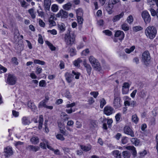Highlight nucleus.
Returning <instances> with one entry per match:
<instances>
[{"label": "nucleus", "instance_id": "nucleus-22", "mask_svg": "<svg viewBox=\"0 0 158 158\" xmlns=\"http://www.w3.org/2000/svg\"><path fill=\"white\" fill-rule=\"evenodd\" d=\"M27 105L28 107L33 111L35 112L36 110L37 107L33 103L29 101L28 102Z\"/></svg>", "mask_w": 158, "mask_h": 158}, {"label": "nucleus", "instance_id": "nucleus-16", "mask_svg": "<svg viewBox=\"0 0 158 158\" xmlns=\"http://www.w3.org/2000/svg\"><path fill=\"white\" fill-rule=\"evenodd\" d=\"M115 37H118L120 40H123L124 37V34L123 31L120 30L117 31L115 34Z\"/></svg>", "mask_w": 158, "mask_h": 158}, {"label": "nucleus", "instance_id": "nucleus-2", "mask_svg": "<svg viewBox=\"0 0 158 158\" xmlns=\"http://www.w3.org/2000/svg\"><path fill=\"white\" fill-rule=\"evenodd\" d=\"M157 33L156 29L153 26H149L145 30V33L148 37L151 39H154L156 36Z\"/></svg>", "mask_w": 158, "mask_h": 158}, {"label": "nucleus", "instance_id": "nucleus-23", "mask_svg": "<svg viewBox=\"0 0 158 158\" xmlns=\"http://www.w3.org/2000/svg\"><path fill=\"white\" fill-rule=\"evenodd\" d=\"M124 147H125V148L128 150H131L132 151V153L133 155L135 156L136 155V151L135 150V148L133 146H124Z\"/></svg>", "mask_w": 158, "mask_h": 158}, {"label": "nucleus", "instance_id": "nucleus-62", "mask_svg": "<svg viewBox=\"0 0 158 158\" xmlns=\"http://www.w3.org/2000/svg\"><path fill=\"white\" fill-rule=\"evenodd\" d=\"M130 86V85L128 83L125 82L123 84V86L122 87L129 89Z\"/></svg>", "mask_w": 158, "mask_h": 158}, {"label": "nucleus", "instance_id": "nucleus-49", "mask_svg": "<svg viewBox=\"0 0 158 158\" xmlns=\"http://www.w3.org/2000/svg\"><path fill=\"white\" fill-rule=\"evenodd\" d=\"M64 95L65 97L69 99L71 98V95L70 93L67 90H66Z\"/></svg>", "mask_w": 158, "mask_h": 158}, {"label": "nucleus", "instance_id": "nucleus-43", "mask_svg": "<svg viewBox=\"0 0 158 158\" xmlns=\"http://www.w3.org/2000/svg\"><path fill=\"white\" fill-rule=\"evenodd\" d=\"M121 27L122 30L126 31L129 29V27L128 25L126 23H123L121 25Z\"/></svg>", "mask_w": 158, "mask_h": 158}, {"label": "nucleus", "instance_id": "nucleus-37", "mask_svg": "<svg viewBox=\"0 0 158 158\" xmlns=\"http://www.w3.org/2000/svg\"><path fill=\"white\" fill-rule=\"evenodd\" d=\"M132 143L135 146L138 145L139 143V140L136 138H132L131 139Z\"/></svg>", "mask_w": 158, "mask_h": 158}, {"label": "nucleus", "instance_id": "nucleus-63", "mask_svg": "<svg viewBox=\"0 0 158 158\" xmlns=\"http://www.w3.org/2000/svg\"><path fill=\"white\" fill-rule=\"evenodd\" d=\"M48 31L53 35H56L57 33L55 29H52V30H48Z\"/></svg>", "mask_w": 158, "mask_h": 158}, {"label": "nucleus", "instance_id": "nucleus-48", "mask_svg": "<svg viewBox=\"0 0 158 158\" xmlns=\"http://www.w3.org/2000/svg\"><path fill=\"white\" fill-rule=\"evenodd\" d=\"M142 29V28L139 26H135L133 27V30L135 32L140 31Z\"/></svg>", "mask_w": 158, "mask_h": 158}, {"label": "nucleus", "instance_id": "nucleus-50", "mask_svg": "<svg viewBox=\"0 0 158 158\" xmlns=\"http://www.w3.org/2000/svg\"><path fill=\"white\" fill-rule=\"evenodd\" d=\"M56 137L57 139L61 141H63L65 139L63 135L61 134H58L56 136Z\"/></svg>", "mask_w": 158, "mask_h": 158}, {"label": "nucleus", "instance_id": "nucleus-56", "mask_svg": "<svg viewBox=\"0 0 158 158\" xmlns=\"http://www.w3.org/2000/svg\"><path fill=\"white\" fill-rule=\"evenodd\" d=\"M90 94L91 95L93 96L94 98H96L98 95V92L93 91L91 92Z\"/></svg>", "mask_w": 158, "mask_h": 158}, {"label": "nucleus", "instance_id": "nucleus-53", "mask_svg": "<svg viewBox=\"0 0 158 158\" xmlns=\"http://www.w3.org/2000/svg\"><path fill=\"white\" fill-rule=\"evenodd\" d=\"M128 142L127 137L126 136L123 137L121 139V142L123 144H126Z\"/></svg>", "mask_w": 158, "mask_h": 158}, {"label": "nucleus", "instance_id": "nucleus-21", "mask_svg": "<svg viewBox=\"0 0 158 158\" xmlns=\"http://www.w3.org/2000/svg\"><path fill=\"white\" fill-rule=\"evenodd\" d=\"M22 122L23 124L24 125H28L31 123L30 119L28 117L25 116L22 118Z\"/></svg>", "mask_w": 158, "mask_h": 158}, {"label": "nucleus", "instance_id": "nucleus-46", "mask_svg": "<svg viewBox=\"0 0 158 158\" xmlns=\"http://www.w3.org/2000/svg\"><path fill=\"white\" fill-rule=\"evenodd\" d=\"M77 22L80 24H82L83 23L84 20L82 16H77Z\"/></svg>", "mask_w": 158, "mask_h": 158}, {"label": "nucleus", "instance_id": "nucleus-28", "mask_svg": "<svg viewBox=\"0 0 158 158\" xmlns=\"http://www.w3.org/2000/svg\"><path fill=\"white\" fill-rule=\"evenodd\" d=\"M77 16H82L83 14V11L82 9L79 8L76 10Z\"/></svg>", "mask_w": 158, "mask_h": 158}, {"label": "nucleus", "instance_id": "nucleus-64", "mask_svg": "<svg viewBox=\"0 0 158 158\" xmlns=\"http://www.w3.org/2000/svg\"><path fill=\"white\" fill-rule=\"evenodd\" d=\"M12 61L13 63L16 65H17L18 64V62L17 61V59L15 57L12 58Z\"/></svg>", "mask_w": 158, "mask_h": 158}, {"label": "nucleus", "instance_id": "nucleus-41", "mask_svg": "<svg viewBox=\"0 0 158 158\" xmlns=\"http://www.w3.org/2000/svg\"><path fill=\"white\" fill-rule=\"evenodd\" d=\"M46 102L45 101L42 100L39 104L38 107L39 108H42L44 107V108L46 106Z\"/></svg>", "mask_w": 158, "mask_h": 158}, {"label": "nucleus", "instance_id": "nucleus-44", "mask_svg": "<svg viewBox=\"0 0 158 158\" xmlns=\"http://www.w3.org/2000/svg\"><path fill=\"white\" fill-rule=\"evenodd\" d=\"M100 107L102 108L103 106L106 104V101L104 98H102L100 100Z\"/></svg>", "mask_w": 158, "mask_h": 158}, {"label": "nucleus", "instance_id": "nucleus-9", "mask_svg": "<svg viewBox=\"0 0 158 158\" xmlns=\"http://www.w3.org/2000/svg\"><path fill=\"white\" fill-rule=\"evenodd\" d=\"M124 132L125 134L130 135L131 137H134L135 135L132 130L128 126H125L123 128Z\"/></svg>", "mask_w": 158, "mask_h": 158}, {"label": "nucleus", "instance_id": "nucleus-30", "mask_svg": "<svg viewBox=\"0 0 158 158\" xmlns=\"http://www.w3.org/2000/svg\"><path fill=\"white\" fill-rule=\"evenodd\" d=\"M131 120L133 122L137 124L138 122L139 119L137 115L135 114L132 115Z\"/></svg>", "mask_w": 158, "mask_h": 158}, {"label": "nucleus", "instance_id": "nucleus-33", "mask_svg": "<svg viewBox=\"0 0 158 158\" xmlns=\"http://www.w3.org/2000/svg\"><path fill=\"white\" fill-rule=\"evenodd\" d=\"M58 27L59 30L63 32L65 30V26L63 23H61L58 25Z\"/></svg>", "mask_w": 158, "mask_h": 158}, {"label": "nucleus", "instance_id": "nucleus-26", "mask_svg": "<svg viewBox=\"0 0 158 158\" xmlns=\"http://www.w3.org/2000/svg\"><path fill=\"white\" fill-rule=\"evenodd\" d=\"M113 156L116 158H121V153L119 152V151L115 150L112 152Z\"/></svg>", "mask_w": 158, "mask_h": 158}, {"label": "nucleus", "instance_id": "nucleus-55", "mask_svg": "<svg viewBox=\"0 0 158 158\" xmlns=\"http://www.w3.org/2000/svg\"><path fill=\"white\" fill-rule=\"evenodd\" d=\"M120 1V0H110L109 2L111 4H112L113 6L114 5L119 2Z\"/></svg>", "mask_w": 158, "mask_h": 158}, {"label": "nucleus", "instance_id": "nucleus-15", "mask_svg": "<svg viewBox=\"0 0 158 158\" xmlns=\"http://www.w3.org/2000/svg\"><path fill=\"white\" fill-rule=\"evenodd\" d=\"M56 16L57 17H60L62 19L66 18L68 17V13L64 10H61L56 14Z\"/></svg>", "mask_w": 158, "mask_h": 158}, {"label": "nucleus", "instance_id": "nucleus-29", "mask_svg": "<svg viewBox=\"0 0 158 158\" xmlns=\"http://www.w3.org/2000/svg\"><path fill=\"white\" fill-rule=\"evenodd\" d=\"M28 12L31 15V18L33 19H34L35 18L36 13L35 12L34 9L33 8L31 9L28 10Z\"/></svg>", "mask_w": 158, "mask_h": 158}, {"label": "nucleus", "instance_id": "nucleus-57", "mask_svg": "<svg viewBox=\"0 0 158 158\" xmlns=\"http://www.w3.org/2000/svg\"><path fill=\"white\" fill-rule=\"evenodd\" d=\"M129 89L122 87V93L123 94H127L129 92Z\"/></svg>", "mask_w": 158, "mask_h": 158}, {"label": "nucleus", "instance_id": "nucleus-38", "mask_svg": "<svg viewBox=\"0 0 158 158\" xmlns=\"http://www.w3.org/2000/svg\"><path fill=\"white\" fill-rule=\"evenodd\" d=\"M71 6V3L70 2H68L64 5L63 7L64 9L68 10L70 9Z\"/></svg>", "mask_w": 158, "mask_h": 158}, {"label": "nucleus", "instance_id": "nucleus-8", "mask_svg": "<svg viewBox=\"0 0 158 158\" xmlns=\"http://www.w3.org/2000/svg\"><path fill=\"white\" fill-rule=\"evenodd\" d=\"M58 125L60 132L65 136H67L69 134L65 129L64 124L63 123L58 122Z\"/></svg>", "mask_w": 158, "mask_h": 158}, {"label": "nucleus", "instance_id": "nucleus-51", "mask_svg": "<svg viewBox=\"0 0 158 158\" xmlns=\"http://www.w3.org/2000/svg\"><path fill=\"white\" fill-rule=\"evenodd\" d=\"M46 84V83L45 82V81L44 80H42L39 83V86L42 87H45Z\"/></svg>", "mask_w": 158, "mask_h": 158}, {"label": "nucleus", "instance_id": "nucleus-18", "mask_svg": "<svg viewBox=\"0 0 158 158\" xmlns=\"http://www.w3.org/2000/svg\"><path fill=\"white\" fill-rule=\"evenodd\" d=\"M27 148L29 151L36 152L39 150L40 148L38 146L29 145L27 146Z\"/></svg>", "mask_w": 158, "mask_h": 158}, {"label": "nucleus", "instance_id": "nucleus-36", "mask_svg": "<svg viewBox=\"0 0 158 158\" xmlns=\"http://www.w3.org/2000/svg\"><path fill=\"white\" fill-rule=\"evenodd\" d=\"M72 74L74 76H75V78L76 79H78L79 78L81 73H80L73 70L72 71Z\"/></svg>", "mask_w": 158, "mask_h": 158}, {"label": "nucleus", "instance_id": "nucleus-34", "mask_svg": "<svg viewBox=\"0 0 158 158\" xmlns=\"http://www.w3.org/2000/svg\"><path fill=\"white\" fill-rule=\"evenodd\" d=\"M51 9L54 12H56L58 10V6L56 4H53L51 6Z\"/></svg>", "mask_w": 158, "mask_h": 158}, {"label": "nucleus", "instance_id": "nucleus-58", "mask_svg": "<svg viewBox=\"0 0 158 158\" xmlns=\"http://www.w3.org/2000/svg\"><path fill=\"white\" fill-rule=\"evenodd\" d=\"M42 69L41 68L37 67L36 69V70L35 71L36 73L37 74H39L42 71Z\"/></svg>", "mask_w": 158, "mask_h": 158}, {"label": "nucleus", "instance_id": "nucleus-52", "mask_svg": "<svg viewBox=\"0 0 158 158\" xmlns=\"http://www.w3.org/2000/svg\"><path fill=\"white\" fill-rule=\"evenodd\" d=\"M133 18L132 15L129 16L127 19V21L129 23H131L133 22Z\"/></svg>", "mask_w": 158, "mask_h": 158}, {"label": "nucleus", "instance_id": "nucleus-47", "mask_svg": "<svg viewBox=\"0 0 158 158\" xmlns=\"http://www.w3.org/2000/svg\"><path fill=\"white\" fill-rule=\"evenodd\" d=\"M107 120V124L108 125V127H110L113 123V120L111 118L107 119L106 118H105L103 119V121H106Z\"/></svg>", "mask_w": 158, "mask_h": 158}, {"label": "nucleus", "instance_id": "nucleus-59", "mask_svg": "<svg viewBox=\"0 0 158 158\" xmlns=\"http://www.w3.org/2000/svg\"><path fill=\"white\" fill-rule=\"evenodd\" d=\"M103 32L105 33L106 35L108 36H110L112 35V32L108 30L103 31Z\"/></svg>", "mask_w": 158, "mask_h": 158}, {"label": "nucleus", "instance_id": "nucleus-42", "mask_svg": "<svg viewBox=\"0 0 158 158\" xmlns=\"http://www.w3.org/2000/svg\"><path fill=\"white\" fill-rule=\"evenodd\" d=\"M125 97L126 100L124 102L125 106H129L130 105V104L129 100H131V99L127 96H126Z\"/></svg>", "mask_w": 158, "mask_h": 158}, {"label": "nucleus", "instance_id": "nucleus-14", "mask_svg": "<svg viewBox=\"0 0 158 158\" xmlns=\"http://www.w3.org/2000/svg\"><path fill=\"white\" fill-rule=\"evenodd\" d=\"M4 155L6 157L11 156L13 154L12 148L10 147H7L5 148L4 151Z\"/></svg>", "mask_w": 158, "mask_h": 158}, {"label": "nucleus", "instance_id": "nucleus-39", "mask_svg": "<svg viewBox=\"0 0 158 158\" xmlns=\"http://www.w3.org/2000/svg\"><path fill=\"white\" fill-rule=\"evenodd\" d=\"M34 63L35 64H38L41 65H44L45 64L44 61L40 60L39 59L34 60Z\"/></svg>", "mask_w": 158, "mask_h": 158}, {"label": "nucleus", "instance_id": "nucleus-17", "mask_svg": "<svg viewBox=\"0 0 158 158\" xmlns=\"http://www.w3.org/2000/svg\"><path fill=\"white\" fill-rule=\"evenodd\" d=\"M83 65L88 74L89 75L91 74L92 68L89 64H88L85 60L83 62Z\"/></svg>", "mask_w": 158, "mask_h": 158}, {"label": "nucleus", "instance_id": "nucleus-13", "mask_svg": "<svg viewBox=\"0 0 158 158\" xmlns=\"http://www.w3.org/2000/svg\"><path fill=\"white\" fill-rule=\"evenodd\" d=\"M64 77L68 83H71L74 79L72 73L69 72H66L64 74Z\"/></svg>", "mask_w": 158, "mask_h": 158}, {"label": "nucleus", "instance_id": "nucleus-31", "mask_svg": "<svg viewBox=\"0 0 158 158\" xmlns=\"http://www.w3.org/2000/svg\"><path fill=\"white\" fill-rule=\"evenodd\" d=\"M45 43L48 45L50 49L52 51H54L56 50V47H54L51 43L48 41H46Z\"/></svg>", "mask_w": 158, "mask_h": 158}, {"label": "nucleus", "instance_id": "nucleus-54", "mask_svg": "<svg viewBox=\"0 0 158 158\" xmlns=\"http://www.w3.org/2000/svg\"><path fill=\"white\" fill-rule=\"evenodd\" d=\"M150 11L151 13V15L154 16L156 15H157V10L156 11L154 9L151 8L150 9Z\"/></svg>", "mask_w": 158, "mask_h": 158}, {"label": "nucleus", "instance_id": "nucleus-3", "mask_svg": "<svg viewBox=\"0 0 158 158\" xmlns=\"http://www.w3.org/2000/svg\"><path fill=\"white\" fill-rule=\"evenodd\" d=\"M88 59L94 68L98 70L101 69L100 64L96 59L93 56H90L89 57Z\"/></svg>", "mask_w": 158, "mask_h": 158}, {"label": "nucleus", "instance_id": "nucleus-5", "mask_svg": "<svg viewBox=\"0 0 158 158\" xmlns=\"http://www.w3.org/2000/svg\"><path fill=\"white\" fill-rule=\"evenodd\" d=\"M17 81L16 77L13 74H9L6 80V82L10 85H15Z\"/></svg>", "mask_w": 158, "mask_h": 158}, {"label": "nucleus", "instance_id": "nucleus-60", "mask_svg": "<svg viewBox=\"0 0 158 158\" xmlns=\"http://www.w3.org/2000/svg\"><path fill=\"white\" fill-rule=\"evenodd\" d=\"M0 70L2 71H0V73H5L7 71V69L5 67L2 66V65H0Z\"/></svg>", "mask_w": 158, "mask_h": 158}, {"label": "nucleus", "instance_id": "nucleus-24", "mask_svg": "<svg viewBox=\"0 0 158 158\" xmlns=\"http://www.w3.org/2000/svg\"><path fill=\"white\" fill-rule=\"evenodd\" d=\"M30 141L31 143L34 144H38L39 142V139L36 136H32L30 139Z\"/></svg>", "mask_w": 158, "mask_h": 158}, {"label": "nucleus", "instance_id": "nucleus-45", "mask_svg": "<svg viewBox=\"0 0 158 158\" xmlns=\"http://www.w3.org/2000/svg\"><path fill=\"white\" fill-rule=\"evenodd\" d=\"M89 53V49L87 48L83 50L81 52V55L82 56H86Z\"/></svg>", "mask_w": 158, "mask_h": 158}, {"label": "nucleus", "instance_id": "nucleus-20", "mask_svg": "<svg viewBox=\"0 0 158 158\" xmlns=\"http://www.w3.org/2000/svg\"><path fill=\"white\" fill-rule=\"evenodd\" d=\"M81 148L83 151L87 152L91 150L92 148V146L90 144H87L86 145H80Z\"/></svg>", "mask_w": 158, "mask_h": 158}, {"label": "nucleus", "instance_id": "nucleus-6", "mask_svg": "<svg viewBox=\"0 0 158 158\" xmlns=\"http://www.w3.org/2000/svg\"><path fill=\"white\" fill-rule=\"evenodd\" d=\"M120 98L118 95L115 94L113 103V106L115 109L120 107L122 105L120 101Z\"/></svg>", "mask_w": 158, "mask_h": 158}, {"label": "nucleus", "instance_id": "nucleus-19", "mask_svg": "<svg viewBox=\"0 0 158 158\" xmlns=\"http://www.w3.org/2000/svg\"><path fill=\"white\" fill-rule=\"evenodd\" d=\"M124 15V13L122 12L120 14L114 17L112 20L114 22H116L119 20L121 18L123 17Z\"/></svg>", "mask_w": 158, "mask_h": 158}, {"label": "nucleus", "instance_id": "nucleus-35", "mask_svg": "<svg viewBox=\"0 0 158 158\" xmlns=\"http://www.w3.org/2000/svg\"><path fill=\"white\" fill-rule=\"evenodd\" d=\"M83 42H80V44L77 46V50H79L81 49L85 46V40L84 39H83Z\"/></svg>", "mask_w": 158, "mask_h": 158}, {"label": "nucleus", "instance_id": "nucleus-1", "mask_svg": "<svg viewBox=\"0 0 158 158\" xmlns=\"http://www.w3.org/2000/svg\"><path fill=\"white\" fill-rule=\"evenodd\" d=\"M76 36L74 33L70 34L69 33L65 34L64 37V41L66 45L71 46L75 44Z\"/></svg>", "mask_w": 158, "mask_h": 158}, {"label": "nucleus", "instance_id": "nucleus-25", "mask_svg": "<svg viewBox=\"0 0 158 158\" xmlns=\"http://www.w3.org/2000/svg\"><path fill=\"white\" fill-rule=\"evenodd\" d=\"M122 155L124 158H130L131 154L130 152L129 151H125L122 152Z\"/></svg>", "mask_w": 158, "mask_h": 158}, {"label": "nucleus", "instance_id": "nucleus-61", "mask_svg": "<svg viewBox=\"0 0 158 158\" xmlns=\"http://www.w3.org/2000/svg\"><path fill=\"white\" fill-rule=\"evenodd\" d=\"M39 23L40 26L41 27H44L45 26V23L41 19L39 20Z\"/></svg>", "mask_w": 158, "mask_h": 158}, {"label": "nucleus", "instance_id": "nucleus-4", "mask_svg": "<svg viewBox=\"0 0 158 158\" xmlns=\"http://www.w3.org/2000/svg\"><path fill=\"white\" fill-rule=\"evenodd\" d=\"M151 56L149 52L146 51L143 53L142 55L141 61L146 66H148L150 62Z\"/></svg>", "mask_w": 158, "mask_h": 158}, {"label": "nucleus", "instance_id": "nucleus-27", "mask_svg": "<svg viewBox=\"0 0 158 158\" xmlns=\"http://www.w3.org/2000/svg\"><path fill=\"white\" fill-rule=\"evenodd\" d=\"M113 7V5L111 4L109 2L107 6L106 7V11L109 14H110L111 13V10Z\"/></svg>", "mask_w": 158, "mask_h": 158}, {"label": "nucleus", "instance_id": "nucleus-40", "mask_svg": "<svg viewBox=\"0 0 158 158\" xmlns=\"http://www.w3.org/2000/svg\"><path fill=\"white\" fill-rule=\"evenodd\" d=\"M82 62V60L80 58H78L77 60L74 61L73 64L76 66H80V64Z\"/></svg>", "mask_w": 158, "mask_h": 158}, {"label": "nucleus", "instance_id": "nucleus-7", "mask_svg": "<svg viewBox=\"0 0 158 158\" xmlns=\"http://www.w3.org/2000/svg\"><path fill=\"white\" fill-rule=\"evenodd\" d=\"M141 15L143 19L146 24L150 22L151 18L148 11L146 10L143 11Z\"/></svg>", "mask_w": 158, "mask_h": 158}, {"label": "nucleus", "instance_id": "nucleus-10", "mask_svg": "<svg viewBox=\"0 0 158 158\" xmlns=\"http://www.w3.org/2000/svg\"><path fill=\"white\" fill-rule=\"evenodd\" d=\"M103 111L105 114L106 115L109 116L114 113V109L111 106H107L104 107Z\"/></svg>", "mask_w": 158, "mask_h": 158}, {"label": "nucleus", "instance_id": "nucleus-32", "mask_svg": "<svg viewBox=\"0 0 158 158\" xmlns=\"http://www.w3.org/2000/svg\"><path fill=\"white\" fill-rule=\"evenodd\" d=\"M135 47V46H132L129 48H126L125 49V52L127 53H130L134 51Z\"/></svg>", "mask_w": 158, "mask_h": 158}, {"label": "nucleus", "instance_id": "nucleus-12", "mask_svg": "<svg viewBox=\"0 0 158 158\" xmlns=\"http://www.w3.org/2000/svg\"><path fill=\"white\" fill-rule=\"evenodd\" d=\"M51 4V0H44L43 6L44 9L47 13L50 11V6Z\"/></svg>", "mask_w": 158, "mask_h": 158}, {"label": "nucleus", "instance_id": "nucleus-11", "mask_svg": "<svg viewBox=\"0 0 158 158\" xmlns=\"http://www.w3.org/2000/svg\"><path fill=\"white\" fill-rule=\"evenodd\" d=\"M42 140L43 142H41L40 144L41 148L43 149H46L47 147L50 150H52L53 149L52 148L48 145V142L46 139H42Z\"/></svg>", "mask_w": 158, "mask_h": 158}]
</instances>
